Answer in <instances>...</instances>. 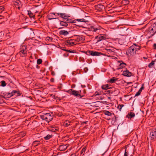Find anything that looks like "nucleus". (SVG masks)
Returning a JSON list of instances; mask_svg holds the SVG:
<instances>
[{"instance_id": "37998d69", "label": "nucleus", "mask_w": 156, "mask_h": 156, "mask_svg": "<svg viewBox=\"0 0 156 156\" xmlns=\"http://www.w3.org/2000/svg\"><path fill=\"white\" fill-rule=\"evenodd\" d=\"M62 84L61 83H60L58 85L57 87L58 89L60 90L62 89Z\"/></svg>"}, {"instance_id": "6e6552de", "label": "nucleus", "mask_w": 156, "mask_h": 156, "mask_svg": "<svg viewBox=\"0 0 156 156\" xmlns=\"http://www.w3.org/2000/svg\"><path fill=\"white\" fill-rule=\"evenodd\" d=\"M106 38L104 35L102 34H99L98 36L95 37V39L97 40V43L100 41H101L106 39Z\"/></svg>"}, {"instance_id": "3c124183", "label": "nucleus", "mask_w": 156, "mask_h": 156, "mask_svg": "<svg viewBox=\"0 0 156 156\" xmlns=\"http://www.w3.org/2000/svg\"><path fill=\"white\" fill-rule=\"evenodd\" d=\"M141 92L140 91L138 90V91L135 94L134 97H136V96H138L140 95Z\"/></svg>"}, {"instance_id": "5fc2aeb1", "label": "nucleus", "mask_w": 156, "mask_h": 156, "mask_svg": "<svg viewBox=\"0 0 156 156\" xmlns=\"http://www.w3.org/2000/svg\"><path fill=\"white\" fill-rule=\"evenodd\" d=\"M107 93L108 94H112L113 92H112V90H108L107 91Z\"/></svg>"}, {"instance_id": "0eeeda50", "label": "nucleus", "mask_w": 156, "mask_h": 156, "mask_svg": "<svg viewBox=\"0 0 156 156\" xmlns=\"http://www.w3.org/2000/svg\"><path fill=\"white\" fill-rule=\"evenodd\" d=\"M151 140H155L156 139V127L151 129L150 134Z\"/></svg>"}, {"instance_id": "69168bd1", "label": "nucleus", "mask_w": 156, "mask_h": 156, "mask_svg": "<svg viewBox=\"0 0 156 156\" xmlns=\"http://www.w3.org/2000/svg\"><path fill=\"white\" fill-rule=\"evenodd\" d=\"M81 87L82 88H84L86 87V86L84 85H81Z\"/></svg>"}, {"instance_id": "f8f14e48", "label": "nucleus", "mask_w": 156, "mask_h": 156, "mask_svg": "<svg viewBox=\"0 0 156 156\" xmlns=\"http://www.w3.org/2000/svg\"><path fill=\"white\" fill-rule=\"evenodd\" d=\"M95 7L97 10L100 12L102 11L103 9L105 8L104 6L101 4H98L95 5Z\"/></svg>"}, {"instance_id": "9d476101", "label": "nucleus", "mask_w": 156, "mask_h": 156, "mask_svg": "<svg viewBox=\"0 0 156 156\" xmlns=\"http://www.w3.org/2000/svg\"><path fill=\"white\" fill-rule=\"evenodd\" d=\"M118 62L120 63L118 68L116 69L117 70H119L120 69L124 68L125 66L126 65V63L122 61H118Z\"/></svg>"}, {"instance_id": "cd10ccee", "label": "nucleus", "mask_w": 156, "mask_h": 156, "mask_svg": "<svg viewBox=\"0 0 156 156\" xmlns=\"http://www.w3.org/2000/svg\"><path fill=\"white\" fill-rule=\"evenodd\" d=\"M103 113L105 115L108 116H112V115H114V114L113 113H112L109 111L107 110L104 111Z\"/></svg>"}, {"instance_id": "13d9d810", "label": "nucleus", "mask_w": 156, "mask_h": 156, "mask_svg": "<svg viewBox=\"0 0 156 156\" xmlns=\"http://www.w3.org/2000/svg\"><path fill=\"white\" fill-rule=\"evenodd\" d=\"M4 8L3 7V6H0V10H4Z\"/></svg>"}, {"instance_id": "603ef678", "label": "nucleus", "mask_w": 156, "mask_h": 156, "mask_svg": "<svg viewBox=\"0 0 156 156\" xmlns=\"http://www.w3.org/2000/svg\"><path fill=\"white\" fill-rule=\"evenodd\" d=\"M101 94L100 93H99L97 91H96L95 92V93L94 94L93 96H95L97 95H98L100 94Z\"/></svg>"}, {"instance_id": "c03bdc74", "label": "nucleus", "mask_w": 156, "mask_h": 156, "mask_svg": "<svg viewBox=\"0 0 156 156\" xmlns=\"http://www.w3.org/2000/svg\"><path fill=\"white\" fill-rule=\"evenodd\" d=\"M124 106V105L123 104L122 105H119L118 106V108L119 109V110L120 111H121V109Z\"/></svg>"}, {"instance_id": "f3484780", "label": "nucleus", "mask_w": 156, "mask_h": 156, "mask_svg": "<svg viewBox=\"0 0 156 156\" xmlns=\"http://www.w3.org/2000/svg\"><path fill=\"white\" fill-rule=\"evenodd\" d=\"M63 21H65L67 23H75L76 22L74 21L75 20H73L67 18H65L63 19Z\"/></svg>"}, {"instance_id": "7ed1b4c3", "label": "nucleus", "mask_w": 156, "mask_h": 156, "mask_svg": "<svg viewBox=\"0 0 156 156\" xmlns=\"http://www.w3.org/2000/svg\"><path fill=\"white\" fill-rule=\"evenodd\" d=\"M41 118L44 120H45L48 122L51 121L53 119L52 116L50 113H46L40 116Z\"/></svg>"}, {"instance_id": "a211bd4d", "label": "nucleus", "mask_w": 156, "mask_h": 156, "mask_svg": "<svg viewBox=\"0 0 156 156\" xmlns=\"http://www.w3.org/2000/svg\"><path fill=\"white\" fill-rule=\"evenodd\" d=\"M112 92H113L112 94L115 96H117L119 93V90L118 89H115L113 88H112Z\"/></svg>"}, {"instance_id": "c85d7f7f", "label": "nucleus", "mask_w": 156, "mask_h": 156, "mask_svg": "<svg viewBox=\"0 0 156 156\" xmlns=\"http://www.w3.org/2000/svg\"><path fill=\"white\" fill-rule=\"evenodd\" d=\"M49 130L50 131L52 132H55L58 130V128L57 127H55L51 126L49 128Z\"/></svg>"}, {"instance_id": "864d4df0", "label": "nucleus", "mask_w": 156, "mask_h": 156, "mask_svg": "<svg viewBox=\"0 0 156 156\" xmlns=\"http://www.w3.org/2000/svg\"><path fill=\"white\" fill-rule=\"evenodd\" d=\"M51 96H52V97L53 98L55 99H56L57 98V97L55 95L51 94Z\"/></svg>"}, {"instance_id": "0e129e2a", "label": "nucleus", "mask_w": 156, "mask_h": 156, "mask_svg": "<svg viewBox=\"0 0 156 156\" xmlns=\"http://www.w3.org/2000/svg\"><path fill=\"white\" fill-rule=\"evenodd\" d=\"M51 74L52 75H53V76H54V75H55V72H51Z\"/></svg>"}, {"instance_id": "dca6fc26", "label": "nucleus", "mask_w": 156, "mask_h": 156, "mask_svg": "<svg viewBox=\"0 0 156 156\" xmlns=\"http://www.w3.org/2000/svg\"><path fill=\"white\" fill-rule=\"evenodd\" d=\"M89 30L92 31L96 32L98 34H99L100 32V30L98 29L95 28L94 26H91L89 28Z\"/></svg>"}, {"instance_id": "f704fd0d", "label": "nucleus", "mask_w": 156, "mask_h": 156, "mask_svg": "<svg viewBox=\"0 0 156 156\" xmlns=\"http://www.w3.org/2000/svg\"><path fill=\"white\" fill-rule=\"evenodd\" d=\"M154 61H152L148 65V67L150 68H152L154 66L155 63Z\"/></svg>"}, {"instance_id": "8fccbe9b", "label": "nucleus", "mask_w": 156, "mask_h": 156, "mask_svg": "<svg viewBox=\"0 0 156 156\" xmlns=\"http://www.w3.org/2000/svg\"><path fill=\"white\" fill-rule=\"evenodd\" d=\"M135 48L136 51H137L139 50L140 48V47L138 45H137L136 47H135Z\"/></svg>"}, {"instance_id": "a18cd8bd", "label": "nucleus", "mask_w": 156, "mask_h": 156, "mask_svg": "<svg viewBox=\"0 0 156 156\" xmlns=\"http://www.w3.org/2000/svg\"><path fill=\"white\" fill-rule=\"evenodd\" d=\"M16 93V90H13L12 92H11V96H12L14 95Z\"/></svg>"}, {"instance_id": "aec40b11", "label": "nucleus", "mask_w": 156, "mask_h": 156, "mask_svg": "<svg viewBox=\"0 0 156 156\" xmlns=\"http://www.w3.org/2000/svg\"><path fill=\"white\" fill-rule=\"evenodd\" d=\"M67 148V147L65 145H62L59 146L58 150L60 151H63L66 150Z\"/></svg>"}, {"instance_id": "1a4fd4ad", "label": "nucleus", "mask_w": 156, "mask_h": 156, "mask_svg": "<svg viewBox=\"0 0 156 156\" xmlns=\"http://www.w3.org/2000/svg\"><path fill=\"white\" fill-rule=\"evenodd\" d=\"M1 95H0V96H1L2 97L5 99L8 98L12 97L11 93L4 92L2 91L1 93Z\"/></svg>"}, {"instance_id": "a878e982", "label": "nucleus", "mask_w": 156, "mask_h": 156, "mask_svg": "<svg viewBox=\"0 0 156 156\" xmlns=\"http://www.w3.org/2000/svg\"><path fill=\"white\" fill-rule=\"evenodd\" d=\"M125 149L124 156H128L129 154V148L128 147H125Z\"/></svg>"}, {"instance_id": "4d7b16f0", "label": "nucleus", "mask_w": 156, "mask_h": 156, "mask_svg": "<svg viewBox=\"0 0 156 156\" xmlns=\"http://www.w3.org/2000/svg\"><path fill=\"white\" fill-rule=\"evenodd\" d=\"M153 49H156V44L154 43L153 45Z\"/></svg>"}, {"instance_id": "39448f33", "label": "nucleus", "mask_w": 156, "mask_h": 156, "mask_svg": "<svg viewBox=\"0 0 156 156\" xmlns=\"http://www.w3.org/2000/svg\"><path fill=\"white\" fill-rule=\"evenodd\" d=\"M86 55L92 56H98L101 55H103V54L101 52L88 50L86 52Z\"/></svg>"}, {"instance_id": "5701e85b", "label": "nucleus", "mask_w": 156, "mask_h": 156, "mask_svg": "<svg viewBox=\"0 0 156 156\" xmlns=\"http://www.w3.org/2000/svg\"><path fill=\"white\" fill-rule=\"evenodd\" d=\"M59 34L60 35H64L66 36L69 34V33L66 30H62L59 32Z\"/></svg>"}, {"instance_id": "49530a36", "label": "nucleus", "mask_w": 156, "mask_h": 156, "mask_svg": "<svg viewBox=\"0 0 156 156\" xmlns=\"http://www.w3.org/2000/svg\"><path fill=\"white\" fill-rule=\"evenodd\" d=\"M16 94H17V96H20L22 94V93L19 90H16Z\"/></svg>"}, {"instance_id": "72a5a7b5", "label": "nucleus", "mask_w": 156, "mask_h": 156, "mask_svg": "<svg viewBox=\"0 0 156 156\" xmlns=\"http://www.w3.org/2000/svg\"><path fill=\"white\" fill-rule=\"evenodd\" d=\"M76 36L77 37L76 41H77L78 42L80 41H83L84 40L82 37V36L76 35Z\"/></svg>"}, {"instance_id": "4468645a", "label": "nucleus", "mask_w": 156, "mask_h": 156, "mask_svg": "<svg viewBox=\"0 0 156 156\" xmlns=\"http://www.w3.org/2000/svg\"><path fill=\"white\" fill-rule=\"evenodd\" d=\"M26 49V47H25V48H23L20 51L19 54L21 56L23 57L27 55V51Z\"/></svg>"}, {"instance_id": "9b49d317", "label": "nucleus", "mask_w": 156, "mask_h": 156, "mask_svg": "<svg viewBox=\"0 0 156 156\" xmlns=\"http://www.w3.org/2000/svg\"><path fill=\"white\" fill-rule=\"evenodd\" d=\"M135 116V113L131 111L128 113L126 116V118H127L129 119H131Z\"/></svg>"}, {"instance_id": "4c0bfd02", "label": "nucleus", "mask_w": 156, "mask_h": 156, "mask_svg": "<svg viewBox=\"0 0 156 156\" xmlns=\"http://www.w3.org/2000/svg\"><path fill=\"white\" fill-rule=\"evenodd\" d=\"M86 149V147H84L82 149V150L80 152V154H83L84 155V153L85 152V151Z\"/></svg>"}, {"instance_id": "338daca9", "label": "nucleus", "mask_w": 156, "mask_h": 156, "mask_svg": "<svg viewBox=\"0 0 156 156\" xmlns=\"http://www.w3.org/2000/svg\"><path fill=\"white\" fill-rule=\"evenodd\" d=\"M83 93L84 94H86V90L85 89H84L83 90Z\"/></svg>"}, {"instance_id": "e2e57ef3", "label": "nucleus", "mask_w": 156, "mask_h": 156, "mask_svg": "<svg viewBox=\"0 0 156 156\" xmlns=\"http://www.w3.org/2000/svg\"><path fill=\"white\" fill-rule=\"evenodd\" d=\"M70 156H77L76 154H72Z\"/></svg>"}, {"instance_id": "4be33fe9", "label": "nucleus", "mask_w": 156, "mask_h": 156, "mask_svg": "<svg viewBox=\"0 0 156 156\" xmlns=\"http://www.w3.org/2000/svg\"><path fill=\"white\" fill-rule=\"evenodd\" d=\"M114 116L112 117V124L114 125H115L116 122L118 120V117L117 116H115L114 115Z\"/></svg>"}, {"instance_id": "473e14b6", "label": "nucleus", "mask_w": 156, "mask_h": 156, "mask_svg": "<svg viewBox=\"0 0 156 156\" xmlns=\"http://www.w3.org/2000/svg\"><path fill=\"white\" fill-rule=\"evenodd\" d=\"M53 135L50 134L47 135L46 136H44V138L45 140H48L52 137Z\"/></svg>"}, {"instance_id": "774afa93", "label": "nucleus", "mask_w": 156, "mask_h": 156, "mask_svg": "<svg viewBox=\"0 0 156 156\" xmlns=\"http://www.w3.org/2000/svg\"><path fill=\"white\" fill-rule=\"evenodd\" d=\"M75 85H73L71 86V87L72 88H73L75 87Z\"/></svg>"}, {"instance_id": "a19ab883", "label": "nucleus", "mask_w": 156, "mask_h": 156, "mask_svg": "<svg viewBox=\"0 0 156 156\" xmlns=\"http://www.w3.org/2000/svg\"><path fill=\"white\" fill-rule=\"evenodd\" d=\"M42 60L41 58L38 59L37 60V64L40 65L42 63Z\"/></svg>"}, {"instance_id": "e433bc0d", "label": "nucleus", "mask_w": 156, "mask_h": 156, "mask_svg": "<svg viewBox=\"0 0 156 156\" xmlns=\"http://www.w3.org/2000/svg\"><path fill=\"white\" fill-rule=\"evenodd\" d=\"M40 143V141L36 140L33 142V144L35 146L38 145Z\"/></svg>"}, {"instance_id": "423d86ee", "label": "nucleus", "mask_w": 156, "mask_h": 156, "mask_svg": "<svg viewBox=\"0 0 156 156\" xmlns=\"http://www.w3.org/2000/svg\"><path fill=\"white\" fill-rule=\"evenodd\" d=\"M57 16H59V13L57 12H51L47 16V18L49 20H51L53 19H58L56 17Z\"/></svg>"}, {"instance_id": "c756f323", "label": "nucleus", "mask_w": 156, "mask_h": 156, "mask_svg": "<svg viewBox=\"0 0 156 156\" xmlns=\"http://www.w3.org/2000/svg\"><path fill=\"white\" fill-rule=\"evenodd\" d=\"M75 20L77 21L78 22H84V23H87L88 22V21L84 19H75Z\"/></svg>"}, {"instance_id": "c9c22d12", "label": "nucleus", "mask_w": 156, "mask_h": 156, "mask_svg": "<svg viewBox=\"0 0 156 156\" xmlns=\"http://www.w3.org/2000/svg\"><path fill=\"white\" fill-rule=\"evenodd\" d=\"M63 50L64 51H66L67 52H68L70 53H76V50H68V49H63Z\"/></svg>"}, {"instance_id": "bf43d9fd", "label": "nucleus", "mask_w": 156, "mask_h": 156, "mask_svg": "<svg viewBox=\"0 0 156 156\" xmlns=\"http://www.w3.org/2000/svg\"><path fill=\"white\" fill-rule=\"evenodd\" d=\"M69 55L68 54H64L63 55V56L65 57H67Z\"/></svg>"}, {"instance_id": "58836bf2", "label": "nucleus", "mask_w": 156, "mask_h": 156, "mask_svg": "<svg viewBox=\"0 0 156 156\" xmlns=\"http://www.w3.org/2000/svg\"><path fill=\"white\" fill-rule=\"evenodd\" d=\"M53 40V38L49 37H47L46 38L45 40L46 41H48L50 42L51 41Z\"/></svg>"}, {"instance_id": "052dcab7", "label": "nucleus", "mask_w": 156, "mask_h": 156, "mask_svg": "<svg viewBox=\"0 0 156 156\" xmlns=\"http://www.w3.org/2000/svg\"><path fill=\"white\" fill-rule=\"evenodd\" d=\"M50 81L51 82H53L54 81V79L53 78H51L50 79Z\"/></svg>"}, {"instance_id": "f03ea898", "label": "nucleus", "mask_w": 156, "mask_h": 156, "mask_svg": "<svg viewBox=\"0 0 156 156\" xmlns=\"http://www.w3.org/2000/svg\"><path fill=\"white\" fill-rule=\"evenodd\" d=\"M64 91L70 94V95H73L76 98H81L84 96V95H82L79 94V91H78L74 90L72 89H70L67 90H64Z\"/></svg>"}, {"instance_id": "6e6d98bb", "label": "nucleus", "mask_w": 156, "mask_h": 156, "mask_svg": "<svg viewBox=\"0 0 156 156\" xmlns=\"http://www.w3.org/2000/svg\"><path fill=\"white\" fill-rule=\"evenodd\" d=\"M88 68L87 67H85L84 68V71L85 73H86L88 71Z\"/></svg>"}, {"instance_id": "bb28decb", "label": "nucleus", "mask_w": 156, "mask_h": 156, "mask_svg": "<svg viewBox=\"0 0 156 156\" xmlns=\"http://www.w3.org/2000/svg\"><path fill=\"white\" fill-rule=\"evenodd\" d=\"M110 85L108 84L102 85L101 86V88L103 90H106L112 88L110 87Z\"/></svg>"}, {"instance_id": "79ce46f5", "label": "nucleus", "mask_w": 156, "mask_h": 156, "mask_svg": "<svg viewBox=\"0 0 156 156\" xmlns=\"http://www.w3.org/2000/svg\"><path fill=\"white\" fill-rule=\"evenodd\" d=\"M106 50L107 51V53L109 54L114 52L111 49H106Z\"/></svg>"}, {"instance_id": "09e8293b", "label": "nucleus", "mask_w": 156, "mask_h": 156, "mask_svg": "<svg viewBox=\"0 0 156 156\" xmlns=\"http://www.w3.org/2000/svg\"><path fill=\"white\" fill-rule=\"evenodd\" d=\"M144 83H143L142 84L141 87H140V89L139 90V91H140L141 92L142 90H143L144 89Z\"/></svg>"}, {"instance_id": "2f4dec72", "label": "nucleus", "mask_w": 156, "mask_h": 156, "mask_svg": "<svg viewBox=\"0 0 156 156\" xmlns=\"http://www.w3.org/2000/svg\"><path fill=\"white\" fill-rule=\"evenodd\" d=\"M121 3L124 5H126L129 3V0H122Z\"/></svg>"}, {"instance_id": "de8ad7c7", "label": "nucleus", "mask_w": 156, "mask_h": 156, "mask_svg": "<svg viewBox=\"0 0 156 156\" xmlns=\"http://www.w3.org/2000/svg\"><path fill=\"white\" fill-rule=\"evenodd\" d=\"M70 123V122H67V121H66L65 122H64V125H65L66 126H69V125L70 124L69 123Z\"/></svg>"}, {"instance_id": "ddd939ff", "label": "nucleus", "mask_w": 156, "mask_h": 156, "mask_svg": "<svg viewBox=\"0 0 156 156\" xmlns=\"http://www.w3.org/2000/svg\"><path fill=\"white\" fill-rule=\"evenodd\" d=\"M126 70L123 71L122 75L127 77H130L132 76V73L129 72V71L126 69Z\"/></svg>"}, {"instance_id": "680f3d73", "label": "nucleus", "mask_w": 156, "mask_h": 156, "mask_svg": "<svg viewBox=\"0 0 156 156\" xmlns=\"http://www.w3.org/2000/svg\"><path fill=\"white\" fill-rule=\"evenodd\" d=\"M10 33L9 32V33H7L6 34V36H7V37H8V38H9V37H10V36L9 35V34Z\"/></svg>"}, {"instance_id": "6ab92c4d", "label": "nucleus", "mask_w": 156, "mask_h": 156, "mask_svg": "<svg viewBox=\"0 0 156 156\" xmlns=\"http://www.w3.org/2000/svg\"><path fill=\"white\" fill-rule=\"evenodd\" d=\"M75 40L72 39L67 40L66 41V44L67 45H73L75 44Z\"/></svg>"}, {"instance_id": "2eb2a0df", "label": "nucleus", "mask_w": 156, "mask_h": 156, "mask_svg": "<svg viewBox=\"0 0 156 156\" xmlns=\"http://www.w3.org/2000/svg\"><path fill=\"white\" fill-rule=\"evenodd\" d=\"M14 5L16 8L20 9V5L21 4V1L19 0H16L14 2Z\"/></svg>"}, {"instance_id": "20e7f679", "label": "nucleus", "mask_w": 156, "mask_h": 156, "mask_svg": "<svg viewBox=\"0 0 156 156\" xmlns=\"http://www.w3.org/2000/svg\"><path fill=\"white\" fill-rule=\"evenodd\" d=\"M127 55H134L136 53V51L135 50L134 46H131L127 50L126 52Z\"/></svg>"}, {"instance_id": "f257e3e1", "label": "nucleus", "mask_w": 156, "mask_h": 156, "mask_svg": "<svg viewBox=\"0 0 156 156\" xmlns=\"http://www.w3.org/2000/svg\"><path fill=\"white\" fill-rule=\"evenodd\" d=\"M146 31L147 32V34H148L150 36L154 35L156 33V22L151 23Z\"/></svg>"}, {"instance_id": "ea45409f", "label": "nucleus", "mask_w": 156, "mask_h": 156, "mask_svg": "<svg viewBox=\"0 0 156 156\" xmlns=\"http://www.w3.org/2000/svg\"><path fill=\"white\" fill-rule=\"evenodd\" d=\"M1 85H0V86H1L2 87H5L6 86V83H5V82L4 80H2L1 82Z\"/></svg>"}, {"instance_id": "7c9ffc66", "label": "nucleus", "mask_w": 156, "mask_h": 156, "mask_svg": "<svg viewBox=\"0 0 156 156\" xmlns=\"http://www.w3.org/2000/svg\"><path fill=\"white\" fill-rule=\"evenodd\" d=\"M117 79H118L115 78L114 77H113L110 79L109 80H108V82L112 83H114L115 81L117 80Z\"/></svg>"}, {"instance_id": "412c9836", "label": "nucleus", "mask_w": 156, "mask_h": 156, "mask_svg": "<svg viewBox=\"0 0 156 156\" xmlns=\"http://www.w3.org/2000/svg\"><path fill=\"white\" fill-rule=\"evenodd\" d=\"M59 16L60 17L62 18V20H63V18H68L70 16H69L66 13H59Z\"/></svg>"}, {"instance_id": "b1692460", "label": "nucleus", "mask_w": 156, "mask_h": 156, "mask_svg": "<svg viewBox=\"0 0 156 156\" xmlns=\"http://www.w3.org/2000/svg\"><path fill=\"white\" fill-rule=\"evenodd\" d=\"M60 25L64 26V27H67L68 24L66 22H65V21H63L62 20H60Z\"/></svg>"}, {"instance_id": "393cba45", "label": "nucleus", "mask_w": 156, "mask_h": 156, "mask_svg": "<svg viewBox=\"0 0 156 156\" xmlns=\"http://www.w3.org/2000/svg\"><path fill=\"white\" fill-rule=\"evenodd\" d=\"M28 14L30 18H33L35 19V15H34L33 13L30 10H27Z\"/></svg>"}]
</instances>
